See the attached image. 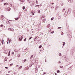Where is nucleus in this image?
<instances>
[{"label": "nucleus", "instance_id": "obj_50", "mask_svg": "<svg viewBox=\"0 0 75 75\" xmlns=\"http://www.w3.org/2000/svg\"><path fill=\"white\" fill-rule=\"evenodd\" d=\"M40 6V5H36V6H35V7H36V6H37V7H38V6Z\"/></svg>", "mask_w": 75, "mask_h": 75}, {"label": "nucleus", "instance_id": "obj_31", "mask_svg": "<svg viewBox=\"0 0 75 75\" xmlns=\"http://www.w3.org/2000/svg\"><path fill=\"white\" fill-rule=\"evenodd\" d=\"M13 65V63H12V64H10V66L11 67V66H12V65Z\"/></svg>", "mask_w": 75, "mask_h": 75}, {"label": "nucleus", "instance_id": "obj_28", "mask_svg": "<svg viewBox=\"0 0 75 75\" xmlns=\"http://www.w3.org/2000/svg\"><path fill=\"white\" fill-rule=\"evenodd\" d=\"M62 55V54H61V53H59V56H61Z\"/></svg>", "mask_w": 75, "mask_h": 75}, {"label": "nucleus", "instance_id": "obj_62", "mask_svg": "<svg viewBox=\"0 0 75 75\" xmlns=\"http://www.w3.org/2000/svg\"><path fill=\"white\" fill-rule=\"evenodd\" d=\"M7 44H8V41L7 42Z\"/></svg>", "mask_w": 75, "mask_h": 75}, {"label": "nucleus", "instance_id": "obj_41", "mask_svg": "<svg viewBox=\"0 0 75 75\" xmlns=\"http://www.w3.org/2000/svg\"><path fill=\"white\" fill-rule=\"evenodd\" d=\"M27 51V48H26L25 50V51Z\"/></svg>", "mask_w": 75, "mask_h": 75}, {"label": "nucleus", "instance_id": "obj_55", "mask_svg": "<svg viewBox=\"0 0 75 75\" xmlns=\"http://www.w3.org/2000/svg\"><path fill=\"white\" fill-rule=\"evenodd\" d=\"M60 18H61V17H59V18H58V19H59Z\"/></svg>", "mask_w": 75, "mask_h": 75}, {"label": "nucleus", "instance_id": "obj_12", "mask_svg": "<svg viewBox=\"0 0 75 75\" xmlns=\"http://www.w3.org/2000/svg\"><path fill=\"white\" fill-rule=\"evenodd\" d=\"M1 43L2 44H4V40H2V41H1Z\"/></svg>", "mask_w": 75, "mask_h": 75}, {"label": "nucleus", "instance_id": "obj_58", "mask_svg": "<svg viewBox=\"0 0 75 75\" xmlns=\"http://www.w3.org/2000/svg\"><path fill=\"white\" fill-rule=\"evenodd\" d=\"M4 5H6V3H4Z\"/></svg>", "mask_w": 75, "mask_h": 75}, {"label": "nucleus", "instance_id": "obj_30", "mask_svg": "<svg viewBox=\"0 0 75 75\" xmlns=\"http://www.w3.org/2000/svg\"><path fill=\"white\" fill-rule=\"evenodd\" d=\"M23 10H24V9H25V7L24 6H23Z\"/></svg>", "mask_w": 75, "mask_h": 75}, {"label": "nucleus", "instance_id": "obj_18", "mask_svg": "<svg viewBox=\"0 0 75 75\" xmlns=\"http://www.w3.org/2000/svg\"><path fill=\"white\" fill-rule=\"evenodd\" d=\"M59 7H58V6H56V10H57V8H58Z\"/></svg>", "mask_w": 75, "mask_h": 75}, {"label": "nucleus", "instance_id": "obj_39", "mask_svg": "<svg viewBox=\"0 0 75 75\" xmlns=\"http://www.w3.org/2000/svg\"><path fill=\"white\" fill-rule=\"evenodd\" d=\"M64 33H63V32H62L61 33V34H62V35H63Z\"/></svg>", "mask_w": 75, "mask_h": 75}, {"label": "nucleus", "instance_id": "obj_37", "mask_svg": "<svg viewBox=\"0 0 75 75\" xmlns=\"http://www.w3.org/2000/svg\"><path fill=\"white\" fill-rule=\"evenodd\" d=\"M11 40H9V43H10V42H11Z\"/></svg>", "mask_w": 75, "mask_h": 75}, {"label": "nucleus", "instance_id": "obj_5", "mask_svg": "<svg viewBox=\"0 0 75 75\" xmlns=\"http://www.w3.org/2000/svg\"><path fill=\"white\" fill-rule=\"evenodd\" d=\"M24 3V0H21L20 1V3L21 4H23Z\"/></svg>", "mask_w": 75, "mask_h": 75}, {"label": "nucleus", "instance_id": "obj_46", "mask_svg": "<svg viewBox=\"0 0 75 75\" xmlns=\"http://www.w3.org/2000/svg\"><path fill=\"white\" fill-rule=\"evenodd\" d=\"M7 40H8V41H9V39L8 38H7Z\"/></svg>", "mask_w": 75, "mask_h": 75}, {"label": "nucleus", "instance_id": "obj_15", "mask_svg": "<svg viewBox=\"0 0 75 75\" xmlns=\"http://www.w3.org/2000/svg\"><path fill=\"white\" fill-rule=\"evenodd\" d=\"M1 19L2 20H3V17H4V16L2 15L1 16Z\"/></svg>", "mask_w": 75, "mask_h": 75}, {"label": "nucleus", "instance_id": "obj_52", "mask_svg": "<svg viewBox=\"0 0 75 75\" xmlns=\"http://www.w3.org/2000/svg\"><path fill=\"white\" fill-rule=\"evenodd\" d=\"M24 41H26V40L25 39L24 40Z\"/></svg>", "mask_w": 75, "mask_h": 75}, {"label": "nucleus", "instance_id": "obj_25", "mask_svg": "<svg viewBox=\"0 0 75 75\" xmlns=\"http://www.w3.org/2000/svg\"><path fill=\"white\" fill-rule=\"evenodd\" d=\"M60 72V71L59 70H58L57 71V73H59V72Z\"/></svg>", "mask_w": 75, "mask_h": 75}, {"label": "nucleus", "instance_id": "obj_36", "mask_svg": "<svg viewBox=\"0 0 75 75\" xmlns=\"http://www.w3.org/2000/svg\"><path fill=\"white\" fill-rule=\"evenodd\" d=\"M24 62H25V61H27V59H25L24 60Z\"/></svg>", "mask_w": 75, "mask_h": 75}, {"label": "nucleus", "instance_id": "obj_34", "mask_svg": "<svg viewBox=\"0 0 75 75\" xmlns=\"http://www.w3.org/2000/svg\"><path fill=\"white\" fill-rule=\"evenodd\" d=\"M54 19V17H52L51 18V20L52 21V20Z\"/></svg>", "mask_w": 75, "mask_h": 75}, {"label": "nucleus", "instance_id": "obj_60", "mask_svg": "<svg viewBox=\"0 0 75 75\" xmlns=\"http://www.w3.org/2000/svg\"><path fill=\"white\" fill-rule=\"evenodd\" d=\"M0 74H2V72L1 71V72H0Z\"/></svg>", "mask_w": 75, "mask_h": 75}, {"label": "nucleus", "instance_id": "obj_13", "mask_svg": "<svg viewBox=\"0 0 75 75\" xmlns=\"http://www.w3.org/2000/svg\"><path fill=\"white\" fill-rule=\"evenodd\" d=\"M21 68H22V66H21L18 68V69H21Z\"/></svg>", "mask_w": 75, "mask_h": 75}, {"label": "nucleus", "instance_id": "obj_49", "mask_svg": "<svg viewBox=\"0 0 75 75\" xmlns=\"http://www.w3.org/2000/svg\"><path fill=\"white\" fill-rule=\"evenodd\" d=\"M19 14H21V12H20Z\"/></svg>", "mask_w": 75, "mask_h": 75}, {"label": "nucleus", "instance_id": "obj_7", "mask_svg": "<svg viewBox=\"0 0 75 75\" xmlns=\"http://www.w3.org/2000/svg\"><path fill=\"white\" fill-rule=\"evenodd\" d=\"M29 69V67H27L25 68L24 69L25 70V71H26V70L28 69Z\"/></svg>", "mask_w": 75, "mask_h": 75}, {"label": "nucleus", "instance_id": "obj_40", "mask_svg": "<svg viewBox=\"0 0 75 75\" xmlns=\"http://www.w3.org/2000/svg\"><path fill=\"white\" fill-rule=\"evenodd\" d=\"M1 27H3V25H1Z\"/></svg>", "mask_w": 75, "mask_h": 75}, {"label": "nucleus", "instance_id": "obj_47", "mask_svg": "<svg viewBox=\"0 0 75 75\" xmlns=\"http://www.w3.org/2000/svg\"><path fill=\"white\" fill-rule=\"evenodd\" d=\"M60 63H61L60 61H59V62H58V64H60Z\"/></svg>", "mask_w": 75, "mask_h": 75}, {"label": "nucleus", "instance_id": "obj_21", "mask_svg": "<svg viewBox=\"0 0 75 75\" xmlns=\"http://www.w3.org/2000/svg\"><path fill=\"white\" fill-rule=\"evenodd\" d=\"M60 67L61 68H64V67L62 66H60Z\"/></svg>", "mask_w": 75, "mask_h": 75}, {"label": "nucleus", "instance_id": "obj_43", "mask_svg": "<svg viewBox=\"0 0 75 75\" xmlns=\"http://www.w3.org/2000/svg\"><path fill=\"white\" fill-rule=\"evenodd\" d=\"M58 29H60V28H61V27H59Z\"/></svg>", "mask_w": 75, "mask_h": 75}, {"label": "nucleus", "instance_id": "obj_3", "mask_svg": "<svg viewBox=\"0 0 75 75\" xmlns=\"http://www.w3.org/2000/svg\"><path fill=\"white\" fill-rule=\"evenodd\" d=\"M10 8H8L5 9V10H6V11H10Z\"/></svg>", "mask_w": 75, "mask_h": 75}, {"label": "nucleus", "instance_id": "obj_24", "mask_svg": "<svg viewBox=\"0 0 75 75\" xmlns=\"http://www.w3.org/2000/svg\"><path fill=\"white\" fill-rule=\"evenodd\" d=\"M65 59H68V58H67V57H64Z\"/></svg>", "mask_w": 75, "mask_h": 75}, {"label": "nucleus", "instance_id": "obj_57", "mask_svg": "<svg viewBox=\"0 0 75 75\" xmlns=\"http://www.w3.org/2000/svg\"><path fill=\"white\" fill-rule=\"evenodd\" d=\"M16 67H18V65H16Z\"/></svg>", "mask_w": 75, "mask_h": 75}, {"label": "nucleus", "instance_id": "obj_23", "mask_svg": "<svg viewBox=\"0 0 75 75\" xmlns=\"http://www.w3.org/2000/svg\"><path fill=\"white\" fill-rule=\"evenodd\" d=\"M20 55H21L20 54H18V57H20Z\"/></svg>", "mask_w": 75, "mask_h": 75}, {"label": "nucleus", "instance_id": "obj_59", "mask_svg": "<svg viewBox=\"0 0 75 75\" xmlns=\"http://www.w3.org/2000/svg\"><path fill=\"white\" fill-rule=\"evenodd\" d=\"M45 62H47V60L45 59Z\"/></svg>", "mask_w": 75, "mask_h": 75}, {"label": "nucleus", "instance_id": "obj_63", "mask_svg": "<svg viewBox=\"0 0 75 75\" xmlns=\"http://www.w3.org/2000/svg\"><path fill=\"white\" fill-rule=\"evenodd\" d=\"M8 73H10V71H8Z\"/></svg>", "mask_w": 75, "mask_h": 75}, {"label": "nucleus", "instance_id": "obj_1", "mask_svg": "<svg viewBox=\"0 0 75 75\" xmlns=\"http://www.w3.org/2000/svg\"><path fill=\"white\" fill-rule=\"evenodd\" d=\"M19 37L20 38L19 39V41H21L22 40H23V37H22V36L21 35L19 36Z\"/></svg>", "mask_w": 75, "mask_h": 75}, {"label": "nucleus", "instance_id": "obj_16", "mask_svg": "<svg viewBox=\"0 0 75 75\" xmlns=\"http://www.w3.org/2000/svg\"><path fill=\"white\" fill-rule=\"evenodd\" d=\"M8 56H10V51H9L8 52Z\"/></svg>", "mask_w": 75, "mask_h": 75}, {"label": "nucleus", "instance_id": "obj_20", "mask_svg": "<svg viewBox=\"0 0 75 75\" xmlns=\"http://www.w3.org/2000/svg\"><path fill=\"white\" fill-rule=\"evenodd\" d=\"M41 47H42V45H40L39 46V48H41Z\"/></svg>", "mask_w": 75, "mask_h": 75}, {"label": "nucleus", "instance_id": "obj_33", "mask_svg": "<svg viewBox=\"0 0 75 75\" xmlns=\"http://www.w3.org/2000/svg\"><path fill=\"white\" fill-rule=\"evenodd\" d=\"M5 68H6V69H8V68L7 67H5Z\"/></svg>", "mask_w": 75, "mask_h": 75}, {"label": "nucleus", "instance_id": "obj_11", "mask_svg": "<svg viewBox=\"0 0 75 75\" xmlns=\"http://www.w3.org/2000/svg\"><path fill=\"white\" fill-rule=\"evenodd\" d=\"M27 2H28V3H30L31 2V0H28Z\"/></svg>", "mask_w": 75, "mask_h": 75}, {"label": "nucleus", "instance_id": "obj_61", "mask_svg": "<svg viewBox=\"0 0 75 75\" xmlns=\"http://www.w3.org/2000/svg\"><path fill=\"white\" fill-rule=\"evenodd\" d=\"M71 63H72V62H70V63H69V64H71Z\"/></svg>", "mask_w": 75, "mask_h": 75}, {"label": "nucleus", "instance_id": "obj_54", "mask_svg": "<svg viewBox=\"0 0 75 75\" xmlns=\"http://www.w3.org/2000/svg\"><path fill=\"white\" fill-rule=\"evenodd\" d=\"M14 51L15 52H17V50H14Z\"/></svg>", "mask_w": 75, "mask_h": 75}, {"label": "nucleus", "instance_id": "obj_9", "mask_svg": "<svg viewBox=\"0 0 75 75\" xmlns=\"http://www.w3.org/2000/svg\"><path fill=\"white\" fill-rule=\"evenodd\" d=\"M60 4L62 6L64 5V4L62 3V2H60Z\"/></svg>", "mask_w": 75, "mask_h": 75}, {"label": "nucleus", "instance_id": "obj_42", "mask_svg": "<svg viewBox=\"0 0 75 75\" xmlns=\"http://www.w3.org/2000/svg\"><path fill=\"white\" fill-rule=\"evenodd\" d=\"M45 16H42L41 17V18H44V17H45Z\"/></svg>", "mask_w": 75, "mask_h": 75}, {"label": "nucleus", "instance_id": "obj_26", "mask_svg": "<svg viewBox=\"0 0 75 75\" xmlns=\"http://www.w3.org/2000/svg\"><path fill=\"white\" fill-rule=\"evenodd\" d=\"M38 37V36H35V39H37V38Z\"/></svg>", "mask_w": 75, "mask_h": 75}, {"label": "nucleus", "instance_id": "obj_4", "mask_svg": "<svg viewBox=\"0 0 75 75\" xmlns=\"http://www.w3.org/2000/svg\"><path fill=\"white\" fill-rule=\"evenodd\" d=\"M67 14H68V12H67V11H66L64 14V17H66V16H67Z\"/></svg>", "mask_w": 75, "mask_h": 75}, {"label": "nucleus", "instance_id": "obj_29", "mask_svg": "<svg viewBox=\"0 0 75 75\" xmlns=\"http://www.w3.org/2000/svg\"><path fill=\"white\" fill-rule=\"evenodd\" d=\"M33 5H34V3H33L32 4H30V6H33Z\"/></svg>", "mask_w": 75, "mask_h": 75}, {"label": "nucleus", "instance_id": "obj_10", "mask_svg": "<svg viewBox=\"0 0 75 75\" xmlns=\"http://www.w3.org/2000/svg\"><path fill=\"white\" fill-rule=\"evenodd\" d=\"M42 21L43 23H45V19H44L42 20Z\"/></svg>", "mask_w": 75, "mask_h": 75}, {"label": "nucleus", "instance_id": "obj_45", "mask_svg": "<svg viewBox=\"0 0 75 75\" xmlns=\"http://www.w3.org/2000/svg\"><path fill=\"white\" fill-rule=\"evenodd\" d=\"M31 38H32V37H30L29 38V40H31Z\"/></svg>", "mask_w": 75, "mask_h": 75}, {"label": "nucleus", "instance_id": "obj_38", "mask_svg": "<svg viewBox=\"0 0 75 75\" xmlns=\"http://www.w3.org/2000/svg\"><path fill=\"white\" fill-rule=\"evenodd\" d=\"M18 18H15V20H18Z\"/></svg>", "mask_w": 75, "mask_h": 75}, {"label": "nucleus", "instance_id": "obj_44", "mask_svg": "<svg viewBox=\"0 0 75 75\" xmlns=\"http://www.w3.org/2000/svg\"><path fill=\"white\" fill-rule=\"evenodd\" d=\"M65 10V8H64L63 10H62V12H64V11Z\"/></svg>", "mask_w": 75, "mask_h": 75}, {"label": "nucleus", "instance_id": "obj_17", "mask_svg": "<svg viewBox=\"0 0 75 75\" xmlns=\"http://www.w3.org/2000/svg\"><path fill=\"white\" fill-rule=\"evenodd\" d=\"M63 43V46H64L65 45V43L64 42H62Z\"/></svg>", "mask_w": 75, "mask_h": 75}, {"label": "nucleus", "instance_id": "obj_32", "mask_svg": "<svg viewBox=\"0 0 75 75\" xmlns=\"http://www.w3.org/2000/svg\"><path fill=\"white\" fill-rule=\"evenodd\" d=\"M54 33V31H52L51 32L52 34H53V33Z\"/></svg>", "mask_w": 75, "mask_h": 75}, {"label": "nucleus", "instance_id": "obj_2", "mask_svg": "<svg viewBox=\"0 0 75 75\" xmlns=\"http://www.w3.org/2000/svg\"><path fill=\"white\" fill-rule=\"evenodd\" d=\"M71 10H72V9H71V8L69 9L68 11L67 12L68 14H70V13H71Z\"/></svg>", "mask_w": 75, "mask_h": 75}, {"label": "nucleus", "instance_id": "obj_8", "mask_svg": "<svg viewBox=\"0 0 75 75\" xmlns=\"http://www.w3.org/2000/svg\"><path fill=\"white\" fill-rule=\"evenodd\" d=\"M50 26H51V25L50 24H48L47 25V27L49 28V27H50Z\"/></svg>", "mask_w": 75, "mask_h": 75}, {"label": "nucleus", "instance_id": "obj_51", "mask_svg": "<svg viewBox=\"0 0 75 75\" xmlns=\"http://www.w3.org/2000/svg\"><path fill=\"white\" fill-rule=\"evenodd\" d=\"M12 54H13V55H14V52H12Z\"/></svg>", "mask_w": 75, "mask_h": 75}, {"label": "nucleus", "instance_id": "obj_19", "mask_svg": "<svg viewBox=\"0 0 75 75\" xmlns=\"http://www.w3.org/2000/svg\"><path fill=\"white\" fill-rule=\"evenodd\" d=\"M31 13H34V11H33V10H32V11H31Z\"/></svg>", "mask_w": 75, "mask_h": 75}, {"label": "nucleus", "instance_id": "obj_48", "mask_svg": "<svg viewBox=\"0 0 75 75\" xmlns=\"http://www.w3.org/2000/svg\"><path fill=\"white\" fill-rule=\"evenodd\" d=\"M3 1V0H0V2H2Z\"/></svg>", "mask_w": 75, "mask_h": 75}, {"label": "nucleus", "instance_id": "obj_14", "mask_svg": "<svg viewBox=\"0 0 75 75\" xmlns=\"http://www.w3.org/2000/svg\"><path fill=\"white\" fill-rule=\"evenodd\" d=\"M37 11H38V13H40V10H37Z\"/></svg>", "mask_w": 75, "mask_h": 75}, {"label": "nucleus", "instance_id": "obj_6", "mask_svg": "<svg viewBox=\"0 0 75 75\" xmlns=\"http://www.w3.org/2000/svg\"><path fill=\"white\" fill-rule=\"evenodd\" d=\"M8 29L9 30L12 31H14V30L13 29L8 28Z\"/></svg>", "mask_w": 75, "mask_h": 75}, {"label": "nucleus", "instance_id": "obj_35", "mask_svg": "<svg viewBox=\"0 0 75 75\" xmlns=\"http://www.w3.org/2000/svg\"><path fill=\"white\" fill-rule=\"evenodd\" d=\"M36 3L37 4H38V1H37V0H36Z\"/></svg>", "mask_w": 75, "mask_h": 75}, {"label": "nucleus", "instance_id": "obj_64", "mask_svg": "<svg viewBox=\"0 0 75 75\" xmlns=\"http://www.w3.org/2000/svg\"><path fill=\"white\" fill-rule=\"evenodd\" d=\"M55 75H57V73H55Z\"/></svg>", "mask_w": 75, "mask_h": 75}, {"label": "nucleus", "instance_id": "obj_22", "mask_svg": "<svg viewBox=\"0 0 75 75\" xmlns=\"http://www.w3.org/2000/svg\"><path fill=\"white\" fill-rule=\"evenodd\" d=\"M34 55H32L31 56V57L30 58V59H31L32 58H33V57Z\"/></svg>", "mask_w": 75, "mask_h": 75}, {"label": "nucleus", "instance_id": "obj_56", "mask_svg": "<svg viewBox=\"0 0 75 75\" xmlns=\"http://www.w3.org/2000/svg\"><path fill=\"white\" fill-rule=\"evenodd\" d=\"M32 14H33V15H34V14H35L34 13H32Z\"/></svg>", "mask_w": 75, "mask_h": 75}, {"label": "nucleus", "instance_id": "obj_53", "mask_svg": "<svg viewBox=\"0 0 75 75\" xmlns=\"http://www.w3.org/2000/svg\"><path fill=\"white\" fill-rule=\"evenodd\" d=\"M37 69H38L37 68H36V71H37Z\"/></svg>", "mask_w": 75, "mask_h": 75}, {"label": "nucleus", "instance_id": "obj_27", "mask_svg": "<svg viewBox=\"0 0 75 75\" xmlns=\"http://www.w3.org/2000/svg\"><path fill=\"white\" fill-rule=\"evenodd\" d=\"M68 1L69 2V3H71V0H68Z\"/></svg>", "mask_w": 75, "mask_h": 75}]
</instances>
